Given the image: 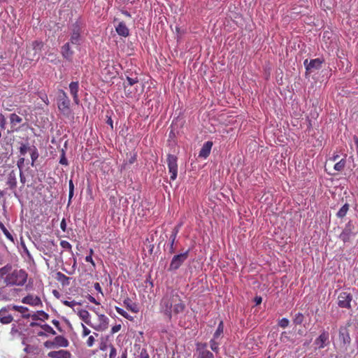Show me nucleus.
Segmentation results:
<instances>
[{"mask_svg":"<svg viewBox=\"0 0 358 358\" xmlns=\"http://www.w3.org/2000/svg\"><path fill=\"white\" fill-rule=\"evenodd\" d=\"M186 308L185 301L178 293L169 289L164 294L159 303L160 312L169 320L173 315H177L184 312Z\"/></svg>","mask_w":358,"mask_h":358,"instance_id":"1","label":"nucleus"},{"mask_svg":"<svg viewBox=\"0 0 358 358\" xmlns=\"http://www.w3.org/2000/svg\"><path fill=\"white\" fill-rule=\"evenodd\" d=\"M3 280L9 285L22 286L27 280V273L22 269H15L7 275Z\"/></svg>","mask_w":358,"mask_h":358,"instance_id":"2","label":"nucleus"},{"mask_svg":"<svg viewBox=\"0 0 358 358\" xmlns=\"http://www.w3.org/2000/svg\"><path fill=\"white\" fill-rule=\"evenodd\" d=\"M43 43L39 41H32L27 46L26 57L30 61L38 60L40 57L41 50L43 48Z\"/></svg>","mask_w":358,"mask_h":358,"instance_id":"3","label":"nucleus"},{"mask_svg":"<svg viewBox=\"0 0 358 358\" xmlns=\"http://www.w3.org/2000/svg\"><path fill=\"white\" fill-rule=\"evenodd\" d=\"M357 233V229L354 226L352 222L350 221L346 224L339 237L344 243H352Z\"/></svg>","mask_w":358,"mask_h":358,"instance_id":"4","label":"nucleus"},{"mask_svg":"<svg viewBox=\"0 0 358 358\" xmlns=\"http://www.w3.org/2000/svg\"><path fill=\"white\" fill-rule=\"evenodd\" d=\"M83 31V27L80 22L73 23L70 27L69 42L77 47L80 46L83 41L81 36Z\"/></svg>","mask_w":358,"mask_h":358,"instance_id":"5","label":"nucleus"},{"mask_svg":"<svg viewBox=\"0 0 358 358\" xmlns=\"http://www.w3.org/2000/svg\"><path fill=\"white\" fill-rule=\"evenodd\" d=\"M16 289L12 288L3 279H0V301H10L16 296Z\"/></svg>","mask_w":358,"mask_h":358,"instance_id":"6","label":"nucleus"},{"mask_svg":"<svg viewBox=\"0 0 358 358\" xmlns=\"http://www.w3.org/2000/svg\"><path fill=\"white\" fill-rule=\"evenodd\" d=\"M59 92L61 94L57 101L58 109L63 115L68 116L71 113L70 100L64 90H61Z\"/></svg>","mask_w":358,"mask_h":358,"instance_id":"7","label":"nucleus"},{"mask_svg":"<svg viewBox=\"0 0 358 358\" xmlns=\"http://www.w3.org/2000/svg\"><path fill=\"white\" fill-rule=\"evenodd\" d=\"M189 250L184 252L175 255L170 263L169 271H173L178 270L182 264L189 257Z\"/></svg>","mask_w":358,"mask_h":358,"instance_id":"8","label":"nucleus"},{"mask_svg":"<svg viewBox=\"0 0 358 358\" xmlns=\"http://www.w3.org/2000/svg\"><path fill=\"white\" fill-rule=\"evenodd\" d=\"M13 304H8L0 309V323L2 324H8L14 320L13 315Z\"/></svg>","mask_w":358,"mask_h":358,"instance_id":"9","label":"nucleus"},{"mask_svg":"<svg viewBox=\"0 0 358 358\" xmlns=\"http://www.w3.org/2000/svg\"><path fill=\"white\" fill-rule=\"evenodd\" d=\"M109 319L103 314H97V318L95 321L92 322L91 327L96 331H103L108 327Z\"/></svg>","mask_w":358,"mask_h":358,"instance_id":"10","label":"nucleus"},{"mask_svg":"<svg viewBox=\"0 0 358 358\" xmlns=\"http://www.w3.org/2000/svg\"><path fill=\"white\" fill-rule=\"evenodd\" d=\"M167 165L169 172L171 174L170 179L171 180H175L178 176V163L176 156L171 154L168 155Z\"/></svg>","mask_w":358,"mask_h":358,"instance_id":"11","label":"nucleus"},{"mask_svg":"<svg viewBox=\"0 0 358 358\" xmlns=\"http://www.w3.org/2000/svg\"><path fill=\"white\" fill-rule=\"evenodd\" d=\"M352 295L347 292H342L338 296V306L341 308L351 309Z\"/></svg>","mask_w":358,"mask_h":358,"instance_id":"12","label":"nucleus"},{"mask_svg":"<svg viewBox=\"0 0 358 358\" xmlns=\"http://www.w3.org/2000/svg\"><path fill=\"white\" fill-rule=\"evenodd\" d=\"M314 344L318 349H323L329 344V333L326 330H322L319 336L315 338Z\"/></svg>","mask_w":358,"mask_h":358,"instance_id":"13","label":"nucleus"},{"mask_svg":"<svg viewBox=\"0 0 358 358\" xmlns=\"http://www.w3.org/2000/svg\"><path fill=\"white\" fill-rule=\"evenodd\" d=\"M338 338L341 342V348H344L346 350L348 346L350 344L351 342L350 334L346 327H340Z\"/></svg>","mask_w":358,"mask_h":358,"instance_id":"14","label":"nucleus"},{"mask_svg":"<svg viewBox=\"0 0 358 358\" xmlns=\"http://www.w3.org/2000/svg\"><path fill=\"white\" fill-rule=\"evenodd\" d=\"M68 345V340L62 336H57L52 341H46L45 343V346L50 348L55 347H67Z\"/></svg>","mask_w":358,"mask_h":358,"instance_id":"15","label":"nucleus"},{"mask_svg":"<svg viewBox=\"0 0 358 358\" xmlns=\"http://www.w3.org/2000/svg\"><path fill=\"white\" fill-rule=\"evenodd\" d=\"M323 62L324 61L320 58L310 59L309 62L308 59H306L303 64L306 66V71H312L313 70L320 69L322 67Z\"/></svg>","mask_w":358,"mask_h":358,"instance_id":"16","label":"nucleus"},{"mask_svg":"<svg viewBox=\"0 0 358 358\" xmlns=\"http://www.w3.org/2000/svg\"><path fill=\"white\" fill-rule=\"evenodd\" d=\"M206 348L207 344L206 343L197 345L198 358H214L213 352L207 350Z\"/></svg>","mask_w":358,"mask_h":358,"instance_id":"17","label":"nucleus"},{"mask_svg":"<svg viewBox=\"0 0 358 358\" xmlns=\"http://www.w3.org/2000/svg\"><path fill=\"white\" fill-rule=\"evenodd\" d=\"M10 128L12 131L20 130V124L22 122V118L16 113H11L9 116Z\"/></svg>","mask_w":358,"mask_h":358,"instance_id":"18","label":"nucleus"},{"mask_svg":"<svg viewBox=\"0 0 358 358\" xmlns=\"http://www.w3.org/2000/svg\"><path fill=\"white\" fill-rule=\"evenodd\" d=\"M71 43L70 42L66 43L61 48V53L64 58L68 61H72L73 55L74 54L73 50L71 48Z\"/></svg>","mask_w":358,"mask_h":358,"instance_id":"19","label":"nucleus"},{"mask_svg":"<svg viewBox=\"0 0 358 358\" xmlns=\"http://www.w3.org/2000/svg\"><path fill=\"white\" fill-rule=\"evenodd\" d=\"M117 34L122 37H127L129 36V29L124 22H118L117 25L115 26Z\"/></svg>","mask_w":358,"mask_h":358,"instance_id":"20","label":"nucleus"},{"mask_svg":"<svg viewBox=\"0 0 358 358\" xmlns=\"http://www.w3.org/2000/svg\"><path fill=\"white\" fill-rule=\"evenodd\" d=\"M22 302L33 306H38L42 304L41 300L38 296L30 294L22 298Z\"/></svg>","mask_w":358,"mask_h":358,"instance_id":"21","label":"nucleus"},{"mask_svg":"<svg viewBox=\"0 0 358 358\" xmlns=\"http://www.w3.org/2000/svg\"><path fill=\"white\" fill-rule=\"evenodd\" d=\"M69 90L70 93L73 96V101L75 103L78 104L79 103V98H78V90H79V83L78 81L76 82H71L69 84Z\"/></svg>","mask_w":358,"mask_h":358,"instance_id":"22","label":"nucleus"},{"mask_svg":"<svg viewBox=\"0 0 358 358\" xmlns=\"http://www.w3.org/2000/svg\"><path fill=\"white\" fill-rule=\"evenodd\" d=\"M13 310L15 312H17L19 313L20 319L24 318V319H29L31 317V314L29 313V310L28 308L22 306H17L13 304Z\"/></svg>","mask_w":358,"mask_h":358,"instance_id":"23","label":"nucleus"},{"mask_svg":"<svg viewBox=\"0 0 358 358\" xmlns=\"http://www.w3.org/2000/svg\"><path fill=\"white\" fill-rule=\"evenodd\" d=\"M212 146H213V142H211V141L206 142L203 145L202 148H201V150L199 154V157L204 158V159L207 158L210 153Z\"/></svg>","mask_w":358,"mask_h":358,"instance_id":"24","label":"nucleus"},{"mask_svg":"<svg viewBox=\"0 0 358 358\" xmlns=\"http://www.w3.org/2000/svg\"><path fill=\"white\" fill-rule=\"evenodd\" d=\"M78 315L85 324L91 327V324H92V322L91 320V315L87 310H79L78 311Z\"/></svg>","mask_w":358,"mask_h":358,"instance_id":"25","label":"nucleus"},{"mask_svg":"<svg viewBox=\"0 0 358 358\" xmlns=\"http://www.w3.org/2000/svg\"><path fill=\"white\" fill-rule=\"evenodd\" d=\"M138 82V80L137 77L130 78L129 76H127V83H124V87L125 94L127 96H130L131 94L132 93V92L129 89L127 90V87H131L132 85L137 83Z\"/></svg>","mask_w":358,"mask_h":358,"instance_id":"26","label":"nucleus"},{"mask_svg":"<svg viewBox=\"0 0 358 358\" xmlns=\"http://www.w3.org/2000/svg\"><path fill=\"white\" fill-rule=\"evenodd\" d=\"M123 303H124V306L127 308V309H128L129 310H131L132 313H136L138 312V308L137 305L135 303H134L130 298H129V297L126 298L124 300Z\"/></svg>","mask_w":358,"mask_h":358,"instance_id":"27","label":"nucleus"},{"mask_svg":"<svg viewBox=\"0 0 358 358\" xmlns=\"http://www.w3.org/2000/svg\"><path fill=\"white\" fill-rule=\"evenodd\" d=\"M7 184L10 188H15L17 186V175L15 171H10L8 177Z\"/></svg>","mask_w":358,"mask_h":358,"instance_id":"28","label":"nucleus"},{"mask_svg":"<svg viewBox=\"0 0 358 358\" xmlns=\"http://www.w3.org/2000/svg\"><path fill=\"white\" fill-rule=\"evenodd\" d=\"M48 355L53 358H66V356H69L70 354L67 351L59 350L58 352H50Z\"/></svg>","mask_w":358,"mask_h":358,"instance_id":"29","label":"nucleus"},{"mask_svg":"<svg viewBox=\"0 0 358 358\" xmlns=\"http://www.w3.org/2000/svg\"><path fill=\"white\" fill-rule=\"evenodd\" d=\"M57 280L62 283V285H69L70 278L61 272L57 273Z\"/></svg>","mask_w":358,"mask_h":358,"instance_id":"30","label":"nucleus"},{"mask_svg":"<svg viewBox=\"0 0 358 358\" xmlns=\"http://www.w3.org/2000/svg\"><path fill=\"white\" fill-rule=\"evenodd\" d=\"M224 332V323L223 321H220L218 324L217 328L213 334V338L219 339L222 336Z\"/></svg>","mask_w":358,"mask_h":358,"instance_id":"31","label":"nucleus"},{"mask_svg":"<svg viewBox=\"0 0 358 358\" xmlns=\"http://www.w3.org/2000/svg\"><path fill=\"white\" fill-rule=\"evenodd\" d=\"M12 271V266L10 264H6L5 266L0 268V279H3V276H6L10 274Z\"/></svg>","mask_w":358,"mask_h":358,"instance_id":"32","label":"nucleus"},{"mask_svg":"<svg viewBox=\"0 0 358 358\" xmlns=\"http://www.w3.org/2000/svg\"><path fill=\"white\" fill-rule=\"evenodd\" d=\"M305 317L303 313H297L294 315L293 317V323L295 325H300L304 321Z\"/></svg>","mask_w":358,"mask_h":358,"instance_id":"33","label":"nucleus"},{"mask_svg":"<svg viewBox=\"0 0 358 358\" xmlns=\"http://www.w3.org/2000/svg\"><path fill=\"white\" fill-rule=\"evenodd\" d=\"M217 339L213 338L209 341L210 348L215 354H218L220 351V343L217 341Z\"/></svg>","mask_w":358,"mask_h":358,"instance_id":"34","label":"nucleus"},{"mask_svg":"<svg viewBox=\"0 0 358 358\" xmlns=\"http://www.w3.org/2000/svg\"><path fill=\"white\" fill-rule=\"evenodd\" d=\"M349 210V205L348 203L344 204L337 213V217L339 218L344 217Z\"/></svg>","mask_w":358,"mask_h":358,"instance_id":"35","label":"nucleus"},{"mask_svg":"<svg viewBox=\"0 0 358 358\" xmlns=\"http://www.w3.org/2000/svg\"><path fill=\"white\" fill-rule=\"evenodd\" d=\"M30 154H31V165L32 166H34V162L36 161V159L38 158V156H39L37 148L36 147H33L32 149L30 150Z\"/></svg>","mask_w":358,"mask_h":358,"instance_id":"36","label":"nucleus"},{"mask_svg":"<svg viewBox=\"0 0 358 358\" xmlns=\"http://www.w3.org/2000/svg\"><path fill=\"white\" fill-rule=\"evenodd\" d=\"M31 149L32 148H30L28 143H21V145L19 148V151L20 155L24 156L28 151L30 152Z\"/></svg>","mask_w":358,"mask_h":358,"instance_id":"37","label":"nucleus"},{"mask_svg":"<svg viewBox=\"0 0 358 358\" xmlns=\"http://www.w3.org/2000/svg\"><path fill=\"white\" fill-rule=\"evenodd\" d=\"M99 334L97 333H94L93 335H91L88 337L86 341V344L88 347H92L95 344V337H97Z\"/></svg>","mask_w":358,"mask_h":358,"instance_id":"38","label":"nucleus"},{"mask_svg":"<svg viewBox=\"0 0 358 358\" xmlns=\"http://www.w3.org/2000/svg\"><path fill=\"white\" fill-rule=\"evenodd\" d=\"M176 238L170 236L169 238V252L170 254H173L176 252V246H175V242H176Z\"/></svg>","mask_w":358,"mask_h":358,"instance_id":"39","label":"nucleus"},{"mask_svg":"<svg viewBox=\"0 0 358 358\" xmlns=\"http://www.w3.org/2000/svg\"><path fill=\"white\" fill-rule=\"evenodd\" d=\"M61 247L73 255L72 245L66 241H61Z\"/></svg>","mask_w":358,"mask_h":358,"instance_id":"40","label":"nucleus"},{"mask_svg":"<svg viewBox=\"0 0 358 358\" xmlns=\"http://www.w3.org/2000/svg\"><path fill=\"white\" fill-rule=\"evenodd\" d=\"M345 160L344 159H341L338 162L334 165V169L337 171H341L345 166Z\"/></svg>","mask_w":358,"mask_h":358,"instance_id":"41","label":"nucleus"},{"mask_svg":"<svg viewBox=\"0 0 358 358\" xmlns=\"http://www.w3.org/2000/svg\"><path fill=\"white\" fill-rule=\"evenodd\" d=\"M41 328L43 329V330L45 333H48V334H52V335H55L56 334V332L52 329V327H50V325L47 324L42 325Z\"/></svg>","mask_w":358,"mask_h":358,"instance_id":"42","label":"nucleus"},{"mask_svg":"<svg viewBox=\"0 0 358 358\" xmlns=\"http://www.w3.org/2000/svg\"><path fill=\"white\" fill-rule=\"evenodd\" d=\"M115 310L118 314L124 318L129 319L131 317V316L125 310L120 307L115 306Z\"/></svg>","mask_w":358,"mask_h":358,"instance_id":"43","label":"nucleus"},{"mask_svg":"<svg viewBox=\"0 0 358 358\" xmlns=\"http://www.w3.org/2000/svg\"><path fill=\"white\" fill-rule=\"evenodd\" d=\"M278 324L279 327L285 329L289 326V320L287 318L284 317L280 320Z\"/></svg>","mask_w":358,"mask_h":358,"instance_id":"44","label":"nucleus"},{"mask_svg":"<svg viewBox=\"0 0 358 358\" xmlns=\"http://www.w3.org/2000/svg\"><path fill=\"white\" fill-rule=\"evenodd\" d=\"M0 227H1V230L3 231L4 235L6 236V238H8L9 240L13 241V236L6 229V228L4 227V225L3 224H0Z\"/></svg>","mask_w":358,"mask_h":358,"instance_id":"45","label":"nucleus"},{"mask_svg":"<svg viewBox=\"0 0 358 358\" xmlns=\"http://www.w3.org/2000/svg\"><path fill=\"white\" fill-rule=\"evenodd\" d=\"M110 352H109V358H116L117 356V350L113 345H110Z\"/></svg>","mask_w":358,"mask_h":358,"instance_id":"46","label":"nucleus"},{"mask_svg":"<svg viewBox=\"0 0 358 358\" xmlns=\"http://www.w3.org/2000/svg\"><path fill=\"white\" fill-rule=\"evenodd\" d=\"M63 304L65 305L66 306H68V307H70V308H73L75 306L78 305V303L74 300L73 301H62Z\"/></svg>","mask_w":358,"mask_h":358,"instance_id":"47","label":"nucleus"},{"mask_svg":"<svg viewBox=\"0 0 358 358\" xmlns=\"http://www.w3.org/2000/svg\"><path fill=\"white\" fill-rule=\"evenodd\" d=\"M81 327L83 329V331H82V334H81L82 337H85V336H88L90 334L91 331L88 328H87L86 326L83 323H81Z\"/></svg>","mask_w":358,"mask_h":358,"instance_id":"48","label":"nucleus"},{"mask_svg":"<svg viewBox=\"0 0 358 358\" xmlns=\"http://www.w3.org/2000/svg\"><path fill=\"white\" fill-rule=\"evenodd\" d=\"M48 246L50 248V250L48 252H45L46 255H48L49 257H51V249L52 248H56L57 245H55V242L53 241H50L47 242Z\"/></svg>","mask_w":358,"mask_h":358,"instance_id":"49","label":"nucleus"},{"mask_svg":"<svg viewBox=\"0 0 358 358\" xmlns=\"http://www.w3.org/2000/svg\"><path fill=\"white\" fill-rule=\"evenodd\" d=\"M59 163L62 165H65V166L68 165V160L65 156V152L63 150H62V155L60 157Z\"/></svg>","mask_w":358,"mask_h":358,"instance_id":"50","label":"nucleus"},{"mask_svg":"<svg viewBox=\"0 0 358 358\" xmlns=\"http://www.w3.org/2000/svg\"><path fill=\"white\" fill-rule=\"evenodd\" d=\"M139 358H150L149 354L145 348L141 349Z\"/></svg>","mask_w":358,"mask_h":358,"instance_id":"51","label":"nucleus"},{"mask_svg":"<svg viewBox=\"0 0 358 358\" xmlns=\"http://www.w3.org/2000/svg\"><path fill=\"white\" fill-rule=\"evenodd\" d=\"M122 328V325L120 324H115L111 328L110 333L112 334H114L115 333H117L119 331H120Z\"/></svg>","mask_w":358,"mask_h":358,"instance_id":"52","label":"nucleus"},{"mask_svg":"<svg viewBox=\"0 0 358 358\" xmlns=\"http://www.w3.org/2000/svg\"><path fill=\"white\" fill-rule=\"evenodd\" d=\"M24 157H20L17 162V167L20 169V171H22V169L24 166Z\"/></svg>","mask_w":358,"mask_h":358,"instance_id":"53","label":"nucleus"},{"mask_svg":"<svg viewBox=\"0 0 358 358\" xmlns=\"http://www.w3.org/2000/svg\"><path fill=\"white\" fill-rule=\"evenodd\" d=\"M289 336H287V332L286 331H283L281 335H280V341L282 342H285L286 341L289 340Z\"/></svg>","mask_w":358,"mask_h":358,"instance_id":"54","label":"nucleus"},{"mask_svg":"<svg viewBox=\"0 0 358 358\" xmlns=\"http://www.w3.org/2000/svg\"><path fill=\"white\" fill-rule=\"evenodd\" d=\"M179 231H180L179 227H175L173 229V230L171 231V234L170 235V236H173V237L177 238V236H178V234Z\"/></svg>","mask_w":358,"mask_h":358,"instance_id":"55","label":"nucleus"},{"mask_svg":"<svg viewBox=\"0 0 358 358\" xmlns=\"http://www.w3.org/2000/svg\"><path fill=\"white\" fill-rule=\"evenodd\" d=\"M94 288L95 289L96 291H97L98 292H99L102 295H103V294L102 292L101 287V285H100V284L99 282H95L94 284Z\"/></svg>","mask_w":358,"mask_h":358,"instance_id":"56","label":"nucleus"},{"mask_svg":"<svg viewBox=\"0 0 358 358\" xmlns=\"http://www.w3.org/2000/svg\"><path fill=\"white\" fill-rule=\"evenodd\" d=\"M60 228L63 231H65L66 229V222L65 218H63L60 223Z\"/></svg>","mask_w":358,"mask_h":358,"instance_id":"57","label":"nucleus"},{"mask_svg":"<svg viewBox=\"0 0 358 358\" xmlns=\"http://www.w3.org/2000/svg\"><path fill=\"white\" fill-rule=\"evenodd\" d=\"M85 262H90V263L93 266V267H95V263H94V262L93 261L92 257V256H91V255H87V256H86V257H85Z\"/></svg>","mask_w":358,"mask_h":358,"instance_id":"58","label":"nucleus"},{"mask_svg":"<svg viewBox=\"0 0 358 358\" xmlns=\"http://www.w3.org/2000/svg\"><path fill=\"white\" fill-rule=\"evenodd\" d=\"M254 301H255L256 305H259L262 301V299L261 296H257L255 297Z\"/></svg>","mask_w":358,"mask_h":358,"instance_id":"59","label":"nucleus"},{"mask_svg":"<svg viewBox=\"0 0 358 358\" xmlns=\"http://www.w3.org/2000/svg\"><path fill=\"white\" fill-rule=\"evenodd\" d=\"M88 300L90 302L93 303H95L96 305H99V303L95 299V298L92 296H90V295L88 296Z\"/></svg>","mask_w":358,"mask_h":358,"instance_id":"60","label":"nucleus"},{"mask_svg":"<svg viewBox=\"0 0 358 358\" xmlns=\"http://www.w3.org/2000/svg\"><path fill=\"white\" fill-rule=\"evenodd\" d=\"M5 124H6V120L3 117H2V119L0 122V127L2 129H5Z\"/></svg>","mask_w":358,"mask_h":358,"instance_id":"61","label":"nucleus"},{"mask_svg":"<svg viewBox=\"0 0 358 358\" xmlns=\"http://www.w3.org/2000/svg\"><path fill=\"white\" fill-rule=\"evenodd\" d=\"M43 102H45L47 105L49 104V100L46 94H44L41 97Z\"/></svg>","mask_w":358,"mask_h":358,"instance_id":"62","label":"nucleus"},{"mask_svg":"<svg viewBox=\"0 0 358 358\" xmlns=\"http://www.w3.org/2000/svg\"><path fill=\"white\" fill-rule=\"evenodd\" d=\"M136 160V155H133L130 157V159H129V163L130 164H133L135 161Z\"/></svg>","mask_w":358,"mask_h":358,"instance_id":"63","label":"nucleus"},{"mask_svg":"<svg viewBox=\"0 0 358 358\" xmlns=\"http://www.w3.org/2000/svg\"><path fill=\"white\" fill-rule=\"evenodd\" d=\"M13 315L14 316V318L16 317L17 318V321H20V315L19 313H17V312H13Z\"/></svg>","mask_w":358,"mask_h":358,"instance_id":"64","label":"nucleus"}]
</instances>
